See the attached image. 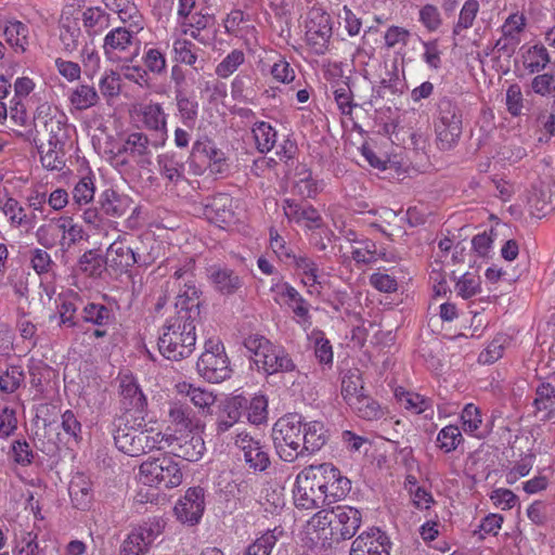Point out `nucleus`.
Returning <instances> with one entry per match:
<instances>
[{
	"label": "nucleus",
	"instance_id": "nucleus-42",
	"mask_svg": "<svg viewBox=\"0 0 555 555\" xmlns=\"http://www.w3.org/2000/svg\"><path fill=\"white\" fill-rule=\"evenodd\" d=\"M176 388L179 393L188 396L195 406L203 410L209 409L216 401V397L212 392L199 387H194L186 382L177 384Z\"/></svg>",
	"mask_w": 555,
	"mask_h": 555
},
{
	"label": "nucleus",
	"instance_id": "nucleus-48",
	"mask_svg": "<svg viewBox=\"0 0 555 555\" xmlns=\"http://www.w3.org/2000/svg\"><path fill=\"white\" fill-rule=\"evenodd\" d=\"M61 238L60 245L64 250L69 249L83 238L85 231L82 227L75 223L70 217H60Z\"/></svg>",
	"mask_w": 555,
	"mask_h": 555
},
{
	"label": "nucleus",
	"instance_id": "nucleus-24",
	"mask_svg": "<svg viewBox=\"0 0 555 555\" xmlns=\"http://www.w3.org/2000/svg\"><path fill=\"white\" fill-rule=\"evenodd\" d=\"M283 210L291 222L300 223L305 221L309 229L319 228L322 223L321 215L312 205L287 198L283 203Z\"/></svg>",
	"mask_w": 555,
	"mask_h": 555
},
{
	"label": "nucleus",
	"instance_id": "nucleus-62",
	"mask_svg": "<svg viewBox=\"0 0 555 555\" xmlns=\"http://www.w3.org/2000/svg\"><path fill=\"white\" fill-rule=\"evenodd\" d=\"M69 495L77 508L85 509L90 502L89 486L82 479L73 480L68 487Z\"/></svg>",
	"mask_w": 555,
	"mask_h": 555
},
{
	"label": "nucleus",
	"instance_id": "nucleus-3",
	"mask_svg": "<svg viewBox=\"0 0 555 555\" xmlns=\"http://www.w3.org/2000/svg\"><path fill=\"white\" fill-rule=\"evenodd\" d=\"M302 421L301 415L289 413L279 418L272 428L275 451L284 462L304 457Z\"/></svg>",
	"mask_w": 555,
	"mask_h": 555
},
{
	"label": "nucleus",
	"instance_id": "nucleus-47",
	"mask_svg": "<svg viewBox=\"0 0 555 555\" xmlns=\"http://www.w3.org/2000/svg\"><path fill=\"white\" fill-rule=\"evenodd\" d=\"M251 131L258 152L264 154L273 149L276 142V131L269 122L258 121Z\"/></svg>",
	"mask_w": 555,
	"mask_h": 555
},
{
	"label": "nucleus",
	"instance_id": "nucleus-61",
	"mask_svg": "<svg viewBox=\"0 0 555 555\" xmlns=\"http://www.w3.org/2000/svg\"><path fill=\"white\" fill-rule=\"evenodd\" d=\"M268 418V400L264 396L254 397L247 406V420L255 425L262 424Z\"/></svg>",
	"mask_w": 555,
	"mask_h": 555
},
{
	"label": "nucleus",
	"instance_id": "nucleus-11",
	"mask_svg": "<svg viewBox=\"0 0 555 555\" xmlns=\"http://www.w3.org/2000/svg\"><path fill=\"white\" fill-rule=\"evenodd\" d=\"M143 427H145V424L140 417L124 412L116 421L114 433V441L118 450L130 456H139Z\"/></svg>",
	"mask_w": 555,
	"mask_h": 555
},
{
	"label": "nucleus",
	"instance_id": "nucleus-28",
	"mask_svg": "<svg viewBox=\"0 0 555 555\" xmlns=\"http://www.w3.org/2000/svg\"><path fill=\"white\" fill-rule=\"evenodd\" d=\"M59 27L63 50L66 52L75 51L79 46L81 36L79 20L70 14L63 13L59 21Z\"/></svg>",
	"mask_w": 555,
	"mask_h": 555
},
{
	"label": "nucleus",
	"instance_id": "nucleus-59",
	"mask_svg": "<svg viewBox=\"0 0 555 555\" xmlns=\"http://www.w3.org/2000/svg\"><path fill=\"white\" fill-rule=\"evenodd\" d=\"M95 193L93 178L90 176L82 177L73 190V199L78 205L89 204Z\"/></svg>",
	"mask_w": 555,
	"mask_h": 555
},
{
	"label": "nucleus",
	"instance_id": "nucleus-25",
	"mask_svg": "<svg viewBox=\"0 0 555 555\" xmlns=\"http://www.w3.org/2000/svg\"><path fill=\"white\" fill-rule=\"evenodd\" d=\"M324 483L322 495L326 494V505L345 499L351 489L350 480L333 464H330Z\"/></svg>",
	"mask_w": 555,
	"mask_h": 555
},
{
	"label": "nucleus",
	"instance_id": "nucleus-18",
	"mask_svg": "<svg viewBox=\"0 0 555 555\" xmlns=\"http://www.w3.org/2000/svg\"><path fill=\"white\" fill-rule=\"evenodd\" d=\"M207 279L212 288L222 296L235 295L244 286V280L237 272L218 264L207 268Z\"/></svg>",
	"mask_w": 555,
	"mask_h": 555
},
{
	"label": "nucleus",
	"instance_id": "nucleus-44",
	"mask_svg": "<svg viewBox=\"0 0 555 555\" xmlns=\"http://www.w3.org/2000/svg\"><path fill=\"white\" fill-rule=\"evenodd\" d=\"M282 533L283 530L278 527L267 530L246 547L244 555H270Z\"/></svg>",
	"mask_w": 555,
	"mask_h": 555
},
{
	"label": "nucleus",
	"instance_id": "nucleus-15",
	"mask_svg": "<svg viewBox=\"0 0 555 555\" xmlns=\"http://www.w3.org/2000/svg\"><path fill=\"white\" fill-rule=\"evenodd\" d=\"M235 444L243 452L244 461L253 472H264L270 466L269 453L259 439L247 433H237Z\"/></svg>",
	"mask_w": 555,
	"mask_h": 555
},
{
	"label": "nucleus",
	"instance_id": "nucleus-32",
	"mask_svg": "<svg viewBox=\"0 0 555 555\" xmlns=\"http://www.w3.org/2000/svg\"><path fill=\"white\" fill-rule=\"evenodd\" d=\"M337 517L338 526L341 527L346 540L351 539L359 530L362 522V514L359 509L348 505L332 507Z\"/></svg>",
	"mask_w": 555,
	"mask_h": 555
},
{
	"label": "nucleus",
	"instance_id": "nucleus-52",
	"mask_svg": "<svg viewBox=\"0 0 555 555\" xmlns=\"http://www.w3.org/2000/svg\"><path fill=\"white\" fill-rule=\"evenodd\" d=\"M159 171L169 182L177 184L184 176V164L171 156L163 155L158 159Z\"/></svg>",
	"mask_w": 555,
	"mask_h": 555
},
{
	"label": "nucleus",
	"instance_id": "nucleus-2",
	"mask_svg": "<svg viewBox=\"0 0 555 555\" xmlns=\"http://www.w3.org/2000/svg\"><path fill=\"white\" fill-rule=\"evenodd\" d=\"M243 345L253 356L258 369L267 375L291 373L297 369L291 354L282 346L274 345L260 334H249L244 338Z\"/></svg>",
	"mask_w": 555,
	"mask_h": 555
},
{
	"label": "nucleus",
	"instance_id": "nucleus-9",
	"mask_svg": "<svg viewBox=\"0 0 555 555\" xmlns=\"http://www.w3.org/2000/svg\"><path fill=\"white\" fill-rule=\"evenodd\" d=\"M196 369L198 374L209 383H220L231 374L224 347L220 341L208 340L201 354Z\"/></svg>",
	"mask_w": 555,
	"mask_h": 555
},
{
	"label": "nucleus",
	"instance_id": "nucleus-50",
	"mask_svg": "<svg viewBox=\"0 0 555 555\" xmlns=\"http://www.w3.org/2000/svg\"><path fill=\"white\" fill-rule=\"evenodd\" d=\"M463 441V436L457 426L449 425L443 427L437 435V447L446 453L454 451Z\"/></svg>",
	"mask_w": 555,
	"mask_h": 555
},
{
	"label": "nucleus",
	"instance_id": "nucleus-23",
	"mask_svg": "<svg viewBox=\"0 0 555 555\" xmlns=\"http://www.w3.org/2000/svg\"><path fill=\"white\" fill-rule=\"evenodd\" d=\"M190 159L207 163L216 172H222L225 160L223 152L207 138L198 139L193 143Z\"/></svg>",
	"mask_w": 555,
	"mask_h": 555
},
{
	"label": "nucleus",
	"instance_id": "nucleus-26",
	"mask_svg": "<svg viewBox=\"0 0 555 555\" xmlns=\"http://www.w3.org/2000/svg\"><path fill=\"white\" fill-rule=\"evenodd\" d=\"M285 304L293 310L294 314L307 322L309 315V305L302 296L288 283H278L271 287Z\"/></svg>",
	"mask_w": 555,
	"mask_h": 555
},
{
	"label": "nucleus",
	"instance_id": "nucleus-21",
	"mask_svg": "<svg viewBox=\"0 0 555 555\" xmlns=\"http://www.w3.org/2000/svg\"><path fill=\"white\" fill-rule=\"evenodd\" d=\"M119 389L125 412L132 413L140 417L141 421H144L147 401L134 378L128 375L122 376Z\"/></svg>",
	"mask_w": 555,
	"mask_h": 555
},
{
	"label": "nucleus",
	"instance_id": "nucleus-14",
	"mask_svg": "<svg viewBox=\"0 0 555 555\" xmlns=\"http://www.w3.org/2000/svg\"><path fill=\"white\" fill-rule=\"evenodd\" d=\"M128 235H119L107 248L106 260L111 267L120 271L127 270L135 263H141L142 257L134 241Z\"/></svg>",
	"mask_w": 555,
	"mask_h": 555
},
{
	"label": "nucleus",
	"instance_id": "nucleus-54",
	"mask_svg": "<svg viewBox=\"0 0 555 555\" xmlns=\"http://www.w3.org/2000/svg\"><path fill=\"white\" fill-rule=\"evenodd\" d=\"M78 269L87 276L99 278L104 270L103 259L93 250H88L80 256Z\"/></svg>",
	"mask_w": 555,
	"mask_h": 555
},
{
	"label": "nucleus",
	"instance_id": "nucleus-51",
	"mask_svg": "<svg viewBox=\"0 0 555 555\" xmlns=\"http://www.w3.org/2000/svg\"><path fill=\"white\" fill-rule=\"evenodd\" d=\"M29 264L38 275H46L53 271L55 262L51 255L42 248L36 247L28 251Z\"/></svg>",
	"mask_w": 555,
	"mask_h": 555
},
{
	"label": "nucleus",
	"instance_id": "nucleus-31",
	"mask_svg": "<svg viewBox=\"0 0 555 555\" xmlns=\"http://www.w3.org/2000/svg\"><path fill=\"white\" fill-rule=\"evenodd\" d=\"M142 121L149 130L160 133L164 144L167 138V115L160 103H147L142 106Z\"/></svg>",
	"mask_w": 555,
	"mask_h": 555
},
{
	"label": "nucleus",
	"instance_id": "nucleus-49",
	"mask_svg": "<svg viewBox=\"0 0 555 555\" xmlns=\"http://www.w3.org/2000/svg\"><path fill=\"white\" fill-rule=\"evenodd\" d=\"M40 153V162L48 170L61 171L65 167L64 160V145L56 146V149L48 145L47 149L43 144L38 146Z\"/></svg>",
	"mask_w": 555,
	"mask_h": 555
},
{
	"label": "nucleus",
	"instance_id": "nucleus-58",
	"mask_svg": "<svg viewBox=\"0 0 555 555\" xmlns=\"http://www.w3.org/2000/svg\"><path fill=\"white\" fill-rule=\"evenodd\" d=\"M25 375L20 366H9L3 374L0 375V390L5 393H12L24 382Z\"/></svg>",
	"mask_w": 555,
	"mask_h": 555
},
{
	"label": "nucleus",
	"instance_id": "nucleus-39",
	"mask_svg": "<svg viewBox=\"0 0 555 555\" xmlns=\"http://www.w3.org/2000/svg\"><path fill=\"white\" fill-rule=\"evenodd\" d=\"M351 257L357 264L369 266L385 258V253L377 249L376 243L370 238H361L352 249Z\"/></svg>",
	"mask_w": 555,
	"mask_h": 555
},
{
	"label": "nucleus",
	"instance_id": "nucleus-64",
	"mask_svg": "<svg viewBox=\"0 0 555 555\" xmlns=\"http://www.w3.org/2000/svg\"><path fill=\"white\" fill-rule=\"evenodd\" d=\"M455 291L464 299L472 298L480 293V280L469 273L463 274L455 284Z\"/></svg>",
	"mask_w": 555,
	"mask_h": 555
},
{
	"label": "nucleus",
	"instance_id": "nucleus-10",
	"mask_svg": "<svg viewBox=\"0 0 555 555\" xmlns=\"http://www.w3.org/2000/svg\"><path fill=\"white\" fill-rule=\"evenodd\" d=\"M306 42L317 55L328 50L333 36L332 17L321 8H312L306 21Z\"/></svg>",
	"mask_w": 555,
	"mask_h": 555
},
{
	"label": "nucleus",
	"instance_id": "nucleus-55",
	"mask_svg": "<svg viewBox=\"0 0 555 555\" xmlns=\"http://www.w3.org/2000/svg\"><path fill=\"white\" fill-rule=\"evenodd\" d=\"M245 54L242 50L231 51L217 66L215 73L220 78H228L244 64Z\"/></svg>",
	"mask_w": 555,
	"mask_h": 555
},
{
	"label": "nucleus",
	"instance_id": "nucleus-8",
	"mask_svg": "<svg viewBox=\"0 0 555 555\" xmlns=\"http://www.w3.org/2000/svg\"><path fill=\"white\" fill-rule=\"evenodd\" d=\"M165 527V519L158 516L150 517L133 527L121 542L119 555H146Z\"/></svg>",
	"mask_w": 555,
	"mask_h": 555
},
{
	"label": "nucleus",
	"instance_id": "nucleus-19",
	"mask_svg": "<svg viewBox=\"0 0 555 555\" xmlns=\"http://www.w3.org/2000/svg\"><path fill=\"white\" fill-rule=\"evenodd\" d=\"M132 48L133 51L130 55L122 59L126 63L132 62V60L138 56L139 44L133 33L125 27L112 29L104 38L103 49L109 59H113L117 52H126Z\"/></svg>",
	"mask_w": 555,
	"mask_h": 555
},
{
	"label": "nucleus",
	"instance_id": "nucleus-46",
	"mask_svg": "<svg viewBox=\"0 0 555 555\" xmlns=\"http://www.w3.org/2000/svg\"><path fill=\"white\" fill-rule=\"evenodd\" d=\"M36 240L44 249H52L60 244L61 222L60 218L52 219L49 223L41 224L35 232Z\"/></svg>",
	"mask_w": 555,
	"mask_h": 555
},
{
	"label": "nucleus",
	"instance_id": "nucleus-22",
	"mask_svg": "<svg viewBox=\"0 0 555 555\" xmlns=\"http://www.w3.org/2000/svg\"><path fill=\"white\" fill-rule=\"evenodd\" d=\"M151 141L143 132H131L127 135L118 154L129 155L140 167L151 164L152 151Z\"/></svg>",
	"mask_w": 555,
	"mask_h": 555
},
{
	"label": "nucleus",
	"instance_id": "nucleus-4",
	"mask_svg": "<svg viewBox=\"0 0 555 555\" xmlns=\"http://www.w3.org/2000/svg\"><path fill=\"white\" fill-rule=\"evenodd\" d=\"M463 132V114L457 103L449 98L438 102L435 119V133L438 147L442 151L453 149Z\"/></svg>",
	"mask_w": 555,
	"mask_h": 555
},
{
	"label": "nucleus",
	"instance_id": "nucleus-13",
	"mask_svg": "<svg viewBox=\"0 0 555 555\" xmlns=\"http://www.w3.org/2000/svg\"><path fill=\"white\" fill-rule=\"evenodd\" d=\"M204 511L205 490L202 487L189 488L175 506L178 520L189 526L198 524Z\"/></svg>",
	"mask_w": 555,
	"mask_h": 555
},
{
	"label": "nucleus",
	"instance_id": "nucleus-36",
	"mask_svg": "<svg viewBox=\"0 0 555 555\" xmlns=\"http://www.w3.org/2000/svg\"><path fill=\"white\" fill-rule=\"evenodd\" d=\"M175 100L182 125L192 129L198 116V102L189 96L186 91H178Z\"/></svg>",
	"mask_w": 555,
	"mask_h": 555
},
{
	"label": "nucleus",
	"instance_id": "nucleus-43",
	"mask_svg": "<svg viewBox=\"0 0 555 555\" xmlns=\"http://www.w3.org/2000/svg\"><path fill=\"white\" fill-rule=\"evenodd\" d=\"M82 319L101 327L113 323L115 314L111 308L102 304L89 302L82 309Z\"/></svg>",
	"mask_w": 555,
	"mask_h": 555
},
{
	"label": "nucleus",
	"instance_id": "nucleus-40",
	"mask_svg": "<svg viewBox=\"0 0 555 555\" xmlns=\"http://www.w3.org/2000/svg\"><path fill=\"white\" fill-rule=\"evenodd\" d=\"M7 43L16 51L25 52L28 44V27L20 21L8 22L3 29Z\"/></svg>",
	"mask_w": 555,
	"mask_h": 555
},
{
	"label": "nucleus",
	"instance_id": "nucleus-7",
	"mask_svg": "<svg viewBox=\"0 0 555 555\" xmlns=\"http://www.w3.org/2000/svg\"><path fill=\"white\" fill-rule=\"evenodd\" d=\"M337 517L332 508L317 512L306 525V534L312 544L322 548H332L335 544L345 541L344 532L338 526Z\"/></svg>",
	"mask_w": 555,
	"mask_h": 555
},
{
	"label": "nucleus",
	"instance_id": "nucleus-41",
	"mask_svg": "<svg viewBox=\"0 0 555 555\" xmlns=\"http://www.w3.org/2000/svg\"><path fill=\"white\" fill-rule=\"evenodd\" d=\"M535 412H546V418L555 415V386L551 383H542L535 389L533 400Z\"/></svg>",
	"mask_w": 555,
	"mask_h": 555
},
{
	"label": "nucleus",
	"instance_id": "nucleus-20",
	"mask_svg": "<svg viewBox=\"0 0 555 555\" xmlns=\"http://www.w3.org/2000/svg\"><path fill=\"white\" fill-rule=\"evenodd\" d=\"M203 214L219 227L231 224L234 221L233 198L225 193L208 197L203 203Z\"/></svg>",
	"mask_w": 555,
	"mask_h": 555
},
{
	"label": "nucleus",
	"instance_id": "nucleus-33",
	"mask_svg": "<svg viewBox=\"0 0 555 555\" xmlns=\"http://www.w3.org/2000/svg\"><path fill=\"white\" fill-rule=\"evenodd\" d=\"M168 420L178 430L192 431L199 426V422L194 417L192 409L186 403L171 402Z\"/></svg>",
	"mask_w": 555,
	"mask_h": 555
},
{
	"label": "nucleus",
	"instance_id": "nucleus-56",
	"mask_svg": "<svg viewBox=\"0 0 555 555\" xmlns=\"http://www.w3.org/2000/svg\"><path fill=\"white\" fill-rule=\"evenodd\" d=\"M550 63V55L545 47L534 46L527 52L525 67L531 73L543 70Z\"/></svg>",
	"mask_w": 555,
	"mask_h": 555
},
{
	"label": "nucleus",
	"instance_id": "nucleus-60",
	"mask_svg": "<svg viewBox=\"0 0 555 555\" xmlns=\"http://www.w3.org/2000/svg\"><path fill=\"white\" fill-rule=\"evenodd\" d=\"M287 263L294 264L299 271L302 272L306 278L305 283L313 285L318 282L319 268L311 258L307 257L306 255H294V258H291Z\"/></svg>",
	"mask_w": 555,
	"mask_h": 555
},
{
	"label": "nucleus",
	"instance_id": "nucleus-37",
	"mask_svg": "<svg viewBox=\"0 0 555 555\" xmlns=\"http://www.w3.org/2000/svg\"><path fill=\"white\" fill-rule=\"evenodd\" d=\"M364 390L362 374L358 367H351L341 372V396L348 403Z\"/></svg>",
	"mask_w": 555,
	"mask_h": 555
},
{
	"label": "nucleus",
	"instance_id": "nucleus-5",
	"mask_svg": "<svg viewBox=\"0 0 555 555\" xmlns=\"http://www.w3.org/2000/svg\"><path fill=\"white\" fill-rule=\"evenodd\" d=\"M142 483L156 488H176L182 483L183 474L179 463L170 455L150 456L140 467Z\"/></svg>",
	"mask_w": 555,
	"mask_h": 555
},
{
	"label": "nucleus",
	"instance_id": "nucleus-17",
	"mask_svg": "<svg viewBox=\"0 0 555 555\" xmlns=\"http://www.w3.org/2000/svg\"><path fill=\"white\" fill-rule=\"evenodd\" d=\"M390 541L378 528L359 534L352 542L350 555H390Z\"/></svg>",
	"mask_w": 555,
	"mask_h": 555
},
{
	"label": "nucleus",
	"instance_id": "nucleus-12",
	"mask_svg": "<svg viewBox=\"0 0 555 555\" xmlns=\"http://www.w3.org/2000/svg\"><path fill=\"white\" fill-rule=\"evenodd\" d=\"M35 121L37 133H43L47 137L48 145L54 149L65 145L68 125L67 116L64 113L56 109L52 112L49 106L43 105L38 109Z\"/></svg>",
	"mask_w": 555,
	"mask_h": 555
},
{
	"label": "nucleus",
	"instance_id": "nucleus-34",
	"mask_svg": "<svg viewBox=\"0 0 555 555\" xmlns=\"http://www.w3.org/2000/svg\"><path fill=\"white\" fill-rule=\"evenodd\" d=\"M170 448L175 456L182 457L189 462L199 461L206 450L205 441L199 435H193L182 442H179L177 439Z\"/></svg>",
	"mask_w": 555,
	"mask_h": 555
},
{
	"label": "nucleus",
	"instance_id": "nucleus-53",
	"mask_svg": "<svg viewBox=\"0 0 555 555\" xmlns=\"http://www.w3.org/2000/svg\"><path fill=\"white\" fill-rule=\"evenodd\" d=\"M478 11L479 2L477 0L465 1L460 11L457 23L453 27V35L459 36L463 30L470 28Z\"/></svg>",
	"mask_w": 555,
	"mask_h": 555
},
{
	"label": "nucleus",
	"instance_id": "nucleus-38",
	"mask_svg": "<svg viewBox=\"0 0 555 555\" xmlns=\"http://www.w3.org/2000/svg\"><path fill=\"white\" fill-rule=\"evenodd\" d=\"M361 418L372 421L383 416L380 405L364 392L347 403Z\"/></svg>",
	"mask_w": 555,
	"mask_h": 555
},
{
	"label": "nucleus",
	"instance_id": "nucleus-6",
	"mask_svg": "<svg viewBox=\"0 0 555 555\" xmlns=\"http://www.w3.org/2000/svg\"><path fill=\"white\" fill-rule=\"evenodd\" d=\"M193 261H190L184 268L178 269L171 280L180 287L175 304L177 309L175 317H182V320L195 323L199 317L202 292L195 285L194 274L191 271Z\"/></svg>",
	"mask_w": 555,
	"mask_h": 555
},
{
	"label": "nucleus",
	"instance_id": "nucleus-27",
	"mask_svg": "<svg viewBox=\"0 0 555 555\" xmlns=\"http://www.w3.org/2000/svg\"><path fill=\"white\" fill-rule=\"evenodd\" d=\"M327 438V430L322 422H302L304 456L321 450Z\"/></svg>",
	"mask_w": 555,
	"mask_h": 555
},
{
	"label": "nucleus",
	"instance_id": "nucleus-63",
	"mask_svg": "<svg viewBox=\"0 0 555 555\" xmlns=\"http://www.w3.org/2000/svg\"><path fill=\"white\" fill-rule=\"evenodd\" d=\"M370 285L380 293L391 294L398 289L397 278L385 271L377 270L369 278Z\"/></svg>",
	"mask_w": 555,
	"mask_h": 555
},
{
	"label": "nucleus",
	"instance_id": "nucleus-30",
	"mask_svg": "<svg viewBox=\"0 0 555 555\" xmlns=\"http://www.w3.org/2000/svg\"><path fill=\"white\" fill-rule=\"evenodd\" d=\"M132 201L129 196L119 194L112 189L105 190L100 195L101 209L106 216L113 218L122 217L131 207Z\"/></svg>",
	"mask_w": 555,
	"mask_h": 555
},
{
	"label": "nucleus",
	"instance_id": "nucleus-29",
	"mask_svg": "<svg viewBox=\"0 0 555 555\" xmlns=\"http://www.w3.org/2000/svg\"><path fill=\"white\" fill-rule=\"evenodd\" d=\"M246 400L243 397H234L224 403L222 412L218 415L216 422V431L218 435L229 431L234 427L242 416V408Z\"/></svg>",
	"mask_w": 555,
	"mask_h": 555
},
{
	"label": "nucleus",
	"instance_id": "nucleus-35",
	"mask_svg": "<svg viewBox=\"0 0 555 555\" xmlns=\"http://www.w3.org/2000/svg\"><path fill=\"white\" fill-rule=\"evenodd\" d=\"M176 441L177 438L173 435H165L153 428L147 429L143 427L140 455L153 450H165L172 447Z\"/></svg>",
	"mask_w": 555,
	"mask_h": 555
},
{
	"label": "nucleus",
	"instance_id": "nucleus-16",
	"mask_svg": "<svg viewBox=\"0 0 555 555\" xmlns=\"http://www.w3.org/2000/svg\"><path fill=\"white\" fill-rule=\"evenodd\" d=\"M294 504L301 509H315L326 506V494L322 495L321 489L300 472L296 476L293 489Z\"/></svg>",
	"mask_w": 555,
	"mask_h": 555
},
{
	"label": "nucleus",
	"instance_id": "nucleus-57",
	"mask_svg": "<svg viewBox=\"0 0 555 555\" xmlns=\"http://www.w3.org/2000/svg\"><path fill=\"white\" fill-rule=\"evenodd\" d=\"M175 59L179 63L194 66L197 62L195 44L186 39H178L173 42Z\"/></svg>",
	"mask_w": 555,
	"mask_h": 555
},
{
	"label": "nucleus",
	"instance_id": "nucleus-1",
	"mask_svg": "<svg viewBox=\"0 0 555 555\" xmlns=\"http://www.w3.org/2000/svg\"><path fill=\"white\" fill-rule=\"evenodd\" d=\"M182 319L171 317L160 330L157 347L160 354L168 360L180 361L190 357L195 349V323Z\"/></svg>",
	"mask_w": 555,
	"mask_h": 555
},
{
	"label": "nucleus",
	"instance_id": "nucleus-45",
	"mask_svg": "<svg viewBox=\"0 0 555 555\" xmlns=\"http://www.w3.org/2000/svg\"><path fill=\"white\" fill-rule=\"evenodd\" d=\"M99 100L95 88L89 85H78L69 95V102L77 111H86L96 105Z\"/></svg>",
	"mask_w": 555,
	"mask_h": 555
}]
</instances>
